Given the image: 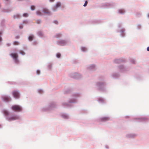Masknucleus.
<instances>
[{
  "mask_svg": "<svg viewBox=\"0 0 149 149\" xmlns=\"http://www.w3.org/2000/svg\"><path fill=\"white\" fill-rule=\"evenodd\" d=\"M119 12L120 13L123 14L124 13V11L123 10H119Z\"/></svg>",
  "mask_w": 149,
  "mask_h": 149,
  "instance_id": "ddd939ff",
  "label": "nucleus"
},
{
  "mask_svg": "<svg viewBox=\"0 0 149 149\" xmlns=\"http://www.w3.org/2000/svg\"><path fill=\"white\" fill-rule=\"evenodd\" d=\"M2 99L3 101L6 102H8L10 100V98L9 97L6 96H3Z\"/></svg>",
  "mask_w": 149,
  "mask_h": 149,
  "instance_id": "39448f33",
  "label": "nucleus"
},
{
  "mask_svg": "<svg viewBox=\"0 0 149 149\" xmlns=\"http://www.w3.org/2000/svg\"><path fill=\"white\" fill-rule=\"evenodd\" d=\"M36 14L38 15H42V13L39 11H38L36 12Z\"/></svg>",
  "mask_w": 149,
  "mask_h": 149,
  "instance_id": "4468645a",
  "label": "nucleus"
},
{
  "mask_svg": "<svg viewBox=\"0 0 149 149\" xmlns=\"http://www.w3.org/2000/svg\"><path fill=\"white\" fill-rule=\"evenodd\" d=\"M31 10H33L35 9V7L34 6H31Z\"/></svg>",
  "mask_w": 149,
  "mask_h": 149,
  "instance_id": "2eb2a0df",
  "label": "nucleus"
},
{
  "mask_svg": "<svg viewBox=\"0 0 149 149\" xmlns=\"http://www.w3.org/2000/svg\"><path fill=\"white\" fill-rule=\"evenodd\" d=\"M109 118L107 117H104L101 119V120L102 121H105L109 120Z\"/></svg>",
  "mask_w": 149,
  "mask_h": 149,
  "instance_id": "423d86ee",
  "label": "nucleus"
},
{
  "mask_svg": "<svg viewBox=\"0 0 149 149\" xmlns=\"http://www.w3.org/2000/svg\"><path fill=\"white\" fill-rule=\"evenodd\" d=\"M40 21L39 20L37 21V22L38 24L40 23Z\"/></svg>",
  "mask_w": 149,
  "mask_h": 149,
  "instance_id": "5701e85b",
  "label": "nucleus"
},
{
  "mask_svg": "<svg viewBox=\"0 0 149 149\" xmlns=\"http://www.w3.org/2000/svg\"><path fill=\"white\" fill-rule=\"evenodd\" d=\"M147 49L148 51H149V47L147 48Z\"/></svg>",
  "mask_w": 149,
  "mask_h": 149,
  "instance_id": "a878e982",
  "label": "nucleus"
},
{
  "mask_svg": "<svg viewBox=\"0 0 149 149\" xmlns=\"http://www.w3.org/2000/svg\"><path fill=\"white\" fill-rule=\"evenodd\" d=\"M3 113L6 115H8L9 114L8 111L6 110H3Z\"/></svg>",
  "mask_w": 149,
  "mask_h": 149,
  "instance_id": "1a4fd4ad",
  "label": "nucleus"
},
{
  "mask_svg": "<svg viewBox=\"0 0 149 149\" xmlns=\"http://www.w3.org/2000/svg\"><path fill=\"white\" fill-rule=\"evenodd\" d=\"M19 17V15L18 14H17L13 16V17L15 19L16 18H18Z\"/></svg>",
  "mask_w": 149,
  "mask_h": 149,
  "instance_id": "f8f14e48",
  "label": "nucleus"
},
{
  "mask_svg": "<svg viewBox=\"0 0 149 149\" xmlns=\"http://www.w3.org/2000/svg\"><path fill=\"white\" fill-rule=\"evenodd\" d=\"M7 45L8 46H9L10 45V43H8Z\"/></svg>",
  "mask_w": 149,
  "mask_h": 149,
  "instance_id": "b1692460",
  "label": "nucleus"
},
{
  "mask_svg": "<svg viewBox=\"0 0 149 149\" xmlns=\"http://www.w3.org/2000/svg\"><path fill=\"white\" fill-rule=\"evenodd\" d=\"M55 22H56V23H55L56 24H57L58 23V22L56 21H55Z\"/></svg>",
  "mask_w": 149,
  "mask_h": 149,
  "instance_id": "c85d7f7f",
  "label": "nucleus"
},
{
  "mask_svg": "<svg viewBox=\"0 0 149 149\" xmlns=\"http://www.w3.org/2000/svg\"><path fill=\"white\" fill-rule=\"evenodd\" d=\"M18 119V117L17 116H14L8 118V120L11 121L12 120H15Z\"/></svg>",
  "mask_w": 149,
  "mask_h": 149,
  "instance_id": "20e7f679",
  "label": "nucleus"
},
{
  "mask_svg": "<svg viewBox=\"0 0 149 149\" xmlns=\"http://www.w3.org/2000/svg\"><path fill=\"white\" fill-rule=\"evenodd\" d=\"M40 71L39 70H37V74H40Z\"/></svg>",
  "mask_w": 149,
  "mask_h": 149,
  "instance_id": "412c9836",
  "label": "nucleus"
},
{
  "mask_svg": "<svg viewBox=\"0 0 149 149\" xmlns=\"http://www.w3.org/2000/svg\"><path fill=\"white\" fill-rule=\"evenodd\" d=\"M33 37L34 36L33 35H31L28 38L29 40L30 41H32L33 40Z\"/></svg>",
  "mask_w": 149,
  "mask_h": 149,
  "instance_id": "9d476101",
  "label": "nucleus"
},
{
  "mask_svg": "<svg viewBox=\"0 0 149 149\" xmlns=\"http://www.w3.org/2000/svg\"><path fill=\"white\" fill-rule=\"evenodd\" d=\"M61 54L60 53H57V54H56V56L58 58H59L61 56Z\"/></svg>",
  "mask_w": 149,
  "mask_h": 149,
  "instance_id": "dca6fc26",
  "label": "nucleus"
},
{
  "mask_svg": "<svg viewBox=\"0 0 149 149\" xmlns=\"http://www.w3.org/2000/svg\"><path fill=\"white\" fill-rule=\"evenodd\" d=\"M19 44V43L17 41H15L13 42V45H18Z\"/></svg>",
  "mask_w": 149,
  "mask_h": 149,
  "instance_id": "9b49d317",
  "label": "nucleus"
},
{
  "mask_svg": "<svg viewBox=\"0 0 149 149\" xmlns=\"http://www.w3.org/2000/svg\"><path fill=\"white\" fill-rule=\"evenodd\" d=\"M49 1L51 2H53L54 1V0H49Z\"/></svg>",
  "mask_w": 149,
  "mask_h": 149,
  "instance_id": "393cba45",
  "label": "nucleus"
},
{
  "mask_svg": "<svg viewBox=\"0 0 149 149\" xmlns=\"http://www.w3.org/2000/svg\"><path fill=\"white\" fill-rule=\"evenodd\" d=\"M19 27L20 29H22L23 28V27L22 26H19Z\"/></svg>",
  "mask_w": 149,
  "mask_h": 149,
  "instance_id": "cd10ccee",
  "label": "nucleus"
},
{
  "mask_svg": "<svg viewBox=\"0 0 149 149\" xmlns=\"http://www.w3.org/2000/svg\"><path fill=\"white\" fill-rule=\"evenodd\" d=\"M81 49H82V51H85V50H86V48H85V47H82V48H81Z\"/></svg>",
  "mask_w": 149,
  "mask_h": 149,
  "instance_id": "aec40b11",
  "label": "nucleus"
},
{
  "mask_svg": "<svg viewBox=\"0 0 149 149\" xmlns=\"http://www.w3.org/2000/svg\"><path fill=\"white\" fill-rule=\"evenodd\" d=\"M43 12L44 13L47 14H49L50 13L49 11L46 8H43Z\"/></svg>",
  "mask_w": 149,
  "mask_h": 149,
  "instance_id": "0eeeda50",
  "label": "nucleus"
},
{
  "mask_svg": "<svg viewBox=\"0 0 149 149\" xmlns=\"http://www.w3.org/2000/svg\"><path fill=\"white\" fill-rule=\"evenodd\" d=\"M13 96L16 98H19V94L18 92L17 91H13Z\"/></svg>",
  "mask_w": 149,
  "mask_h": 149,
  "instance_id": "f03ea898",
  "label": "nucleus"
},
{
  "mask_svg": "<svg viewBox=\"0 0 149 149\" xmlns=\"http://www.w3.org/2000/svg\"><path fill=\"white\" fill-rule=\"evenodd\" d=\"M87 3H88V2L87 1H86L84 5V7H85L86 6L87 4Z\"/></svg>",
  "mask_w": 149,
  "mask_h": 149,
  "instance_id": "a211bd4d",
  "label": "nucleus"
},
{
  "mask_svg": "<svg viewBox=\"0 0 149 149\" xmlns=\"http://www.w3.org/2000/svg\"><path fill=\"white\" fill-rule=\"evenodd\" d=\"M57 36L56 37H58L61 36V34H58L57 35Z\"/></svg>",
  "mask_w": 149,
  "mask_h": 149,
  "instance_id": "4be33fe9",
  "label": "nucleus"
},
{
  "mask_svg": "<svg viewBox=\"0 0 149 149\" xmlns=\"http://www.w3.org/2000/svg\"><path fill=\"white\" fill-rule=\"evenodd\" d=\"M10 56H11L13 58L16 62L17 61L18 55L17 54L15 53H11L10 54Z\"/></svg>",
  "mask_w": 149,
  "mask_h": 149,
  "instance_id": "7ed1b4c3",
  "label": "nucleus"
},
{
  "mask_svg": "<svg viewBox=\"0 0 149 149\" xmlns=\"http://www.w3.org/2000/svg\"><path fill=\"white\" fill-rule=\"evenodd\" d=\"M12 109L14 111H20L22 110V108L19 106L17 105H14L12 107Z\"/></svg>",
  "mask_w": 149,
  "mask_h": 149,
  "instance_id": "f257e3e1",
  "label": "nucleus"
},
{
  "mask_svg": "<svg viewBox=\"0 0 149 149\" xmlns=\"http://www.w3.org/2000/svg\"><path fill=\"white\" fill-rule=\"evenodd\" d=\"M66 118H67V116H66Z\"/></svg>",
  "mask_w": 149,
  "mask_h": 149,
  "instance_id": "7c9ffc66",
  "label": "nucleus"
},
{
  "mask_svg": "<svg viewBox=\"0 0 149 149\" xmlns=\"http://www.w3.org/2000/svg\"><path fill=\"white\" fill-rule=\"evenodd\" d=\"M61 4L60 2H57L56 5L55 6V8L56 9L57 8H58L60 7L61 6Z\"/></svg>",
  "mask_w": 149,
  "mask_h": 149,
  "instance_id": "6e6552de",
  "label": "nucleus"
},
{
  "mask_svg": "<svg viewBox=\"0 0 149 149\" xmlns=\"http://www.w3.org/2000/svg\"><path fill=\"white\" fill-rule=\"evenodd\" d=\"M1 32H0V34H1Z\"/></svg>",
  "mask_w": 149,
  "mask_h": 149,
  "instance_id": "c756f323",
  "label": "nucleus"
},
{
  "mask_svg": "<svg viewBox=\"0 0 149 149\" xmlns=\"http://www.w3.org/2000/svg\"><path fill=\"white\" fill-rule=\"evenodd\" d=\"M2 40V38H1V36H0V41H1Z\"/></svg>",
  "mask_w": 149,
  "mask_h": 149,
  "instance_id": "bb28decb",
  "label": "nucleus"
},
{
  "mask_svg": "<svg viewBox=\"0 0 149 149\" xmlns=\"http://www.w3.org/2000/svg\"><path fill=\"white\" fill-rule=\"evenodd\" d=\"M23 16H24V17H27L28 16V15L27 13H25L23 14Z\"/></svg>",
  "mask_w": 149,
  "mask_h": 149,
  "instance_id": "f3484780",
  "label": "nucleus"
},
{
  "mask_svg": "<svg viewBox=\"0 0 149 149\" xmlns=\"http://www.w3.org/2000/svg\"><path fill=\"white\" fill-rule=\"evenodd\" d=\"M20 53L23 55H24L25 54L24 52L22 51H20Z\"/></svg>",
  "mask_w": 149,
  "mask_h": 149,
  "instance_id": "6ab92c4d",
  "label": "nucleus"
}]
</instances>
